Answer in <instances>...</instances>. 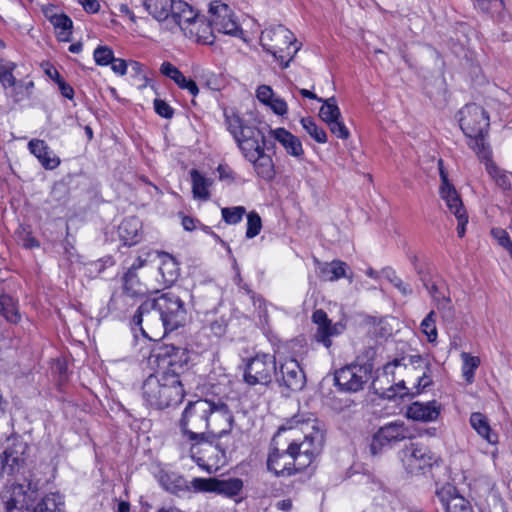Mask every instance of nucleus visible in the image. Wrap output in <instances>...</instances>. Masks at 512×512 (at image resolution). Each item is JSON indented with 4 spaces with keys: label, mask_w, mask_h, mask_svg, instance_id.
<instances>
[{
    "label": "nucleus",
    "mask_w": 512,
    "mask_h": 512,
    "mask_svg": "<svg viewBox=\"0 0 512 512\" xmlns=\"http://www.w3.org/2000/svg\"><path fill=\"white\" fill-rule=\"evenodd\" d=\"M246 214L243 206L225 207L221 209L222 219L229 225H235L242 221Z\"/></svg>",
    "instance_id": "obj_49"
},
{
    "label": "nucleus",
    "mask_w": 512,
    "mask_h": 512,
    "mask_svg": "<svg viewBox=\"0 0 512 512\" xmlns=\"http://www.w3.org/2000/svg\"><path fill=\"white\" fill-rule=\"evenodd\" d=\"M421 332L427 337L428 342L436 343L438 332L436 327V313L430 311L420 324Z\"/></svg>",
    "instance_id": "obj_47"
},
{
    "label": "nucleus",
    "mask_w": 512,
    "mask_h": 512,
    "mask_svg": "<svg viewBox=\"0 0 512 512\" xmlns=\"http://www.w3.org/2000/svg\"><path fill=\"white\" fill-rule=\"evenodd\" d=\"M270 135L283 146L290 156L300 158L304 154L300 139L285 128L271 129Z\"/></svg>",
    "instance_id": "obj_31"
},
{
    "label": "nucleus",
    "mask_w": 512,
    "mask_h": 512,
    "mask_svg": "<svg viewBox=\"0 0 512 512\" xmlns=\"http://www.w3.org/2000/svg\"><path fill=\"white\" fill-rule=\"evenodd\" d=\"M123 289L122 291L135 299L143 298L147 293V287L143 284L137 274L133 271H127L123 276Z\"/></svg>",
    "instance_id": "obj_41"
},
{
    "label": "nucleus",
    "mask_w": 512,
    "mask_h": 512,
    "mask_svg": "<svg viewBox=\"0 0 512 512\" xmlns=\"http://www.w3.org/2000/svg\"><path fill=\"white\" fill-rule=\"evenodd\" d=\"M400 367V362L395 360L384 365L382 373L373 380L372 385L375 391L387 398L394 397H415L421 393H414L416 390V380L411 387L406 386L405 380L401 379L396 382L395 371Z\"/></svg>",
    "instance_id": "obj_10"
},
{
    "label": "nucleus",
    "mask_w": 512,
    "mask_h": 512,
    "mask_svg": "<svg viewBox=\"0 0 512 512\" xmlns=\"http://www.w3.org/2000/svg\"><path fill=\"white\" fill-rule=\"evenodd\" d=\"M2 501L7 512H23L29 505L24 485L16 483L10 484L2 495Z\"/></svg>",
    "instance_id": "obj_29"
},
{
    "label": "nucleus",
    "mask_w": 512,
    "mask_h": 512,
    "mask_svg": "<svg viewBox=\"0 0 512 512\" xmlns=\"http://www.w3.org/2000/svg\"><path fill=\"white\" fill-rule=\"evenodd\" d=\"M274 95L275 93L269 85H260L256 89V98L262 104L268 103Z\"/></svg>",
    "instance_id": "obj_64"
},
{
    "label": "nucleus",
    "mask_w": 512,
    "mask_h": 512,
    "mask_svg": "<svg viewBox=\"0 0 512 512\" xmlns=\"http://www.w3.org/2000/svg\"><path fill=\"white\" fill-rule=\"evenodd\" d=\"M300 123L303 129L313 138L316 142L324 144L327 142V133L326 131L319 127L313 118L311 117H303L300 120Z\"/></svg>",
    "instance_id": "obj_45"
},
{
    "label": "nucleus",
    "mask_w": 512,
    "mask_h": 512,
    "mask_svg": "<svg viewBox=\"0 0 512 512\" xmlns=\"http://www.w3.org/2000/svg\"><path fill=\"white\" fill-rule=\"evenodd\" d=\"M474 5L478 9L487 13H496L503 9V0H474Z\"/></svg>",
    "instance_id": "obj_54"
},
{
    "label": "nucleus",
    "mask_w": 512,
    "mask_h": 512,
    "mask_svg": "<svg viewBox=\"0 0 512 512\" xmlns=\"http://www.w3.org/2000/svg\"><path fill=\"white\" fill-rule=\"evenodd\" d=\"M487 170L500 188H502L503 190L510 189L511 183L506 173H504L494 165H489L487 167Z\"/></svg>",
    "instance_id": "obj_55"
},
{
    "label": "nucleus",
    "mask_w": 512,
    "mask_h": 512,
    "mask_svg": "<svg viewBox=\"0 0 512 512\" xmlns=\"http://www.w3.org/2000/svg\"><path fill=\"white\" fill-rule=\"evenodd\" d=\"M114 52L108 46H98L93 52V58L97 65L107 66L112 62Z\"/></svg>",
    "instance_id": "obj_52"
},
{
    "label": "nucleus",
    "mask_w": 512,
    "mask_h": 512,
    "mask_svg": "<svg viewBox=\"0 0 512 512\" xmlns=\"http://www.w3.org/2000/svg\"><path fill=\"white\" fill-rule=\"evenodd\" d=\"M262 228V221L258 213L252 211L247 215L246 237L248 239L257 236Z\"/></svg>",
    "instance_id": "obj_51"
},
{
    "label": "nucleus",
    "mask_w": 512,
    "mask_h": 512,
    "mask_svg": "<svg viewBox=\"0 0 512 512\" xmlns=\"http://www.w3.org/2000/svg\"><path fill=\"white\" fill-rule=\"evenodd\" d=\"M429 293H430L431 297L433 298V300L436 302L437 309L441 310V309H445V308L449 307L450 299L448 297H445L439 291V289L437 288L436 285H432L429 288Z\"/></svg>",
    "instance_id": "obj_60"
},
{
    "label": "nucleus",
    "mask_w": 512,
    "mask_h": 512,
    "mask_svg": "<svg viewBox=\"0 0 512 512\" xmlns=\"http://www.w3.org/2000/svg\"><path fill=\"white\" fill-rule=\"evenodd\" d=\"M263 105L269 107L273 113L279 116H284L288 112V105L286 101L276 94L271 97V100L268 103H264Z\"/></svg>",
    "instance_id": "obj_57"
},
{
    "label": "nucleus",
    "mask_w": 512,
    "mask_h": 512,
    "mask_svg": "<svg viewBox=\"0 0 512 512\" xmlns=\"http://www.w3.org/2000/svg\"><path fill=\"white\" fill-rule=\"evenodd\" d=\"M437 496L445 512H474L470 502L451 484L442 486L437 491Z\"/></svg>",
    "instance_id": "obj_22"
},
{
    "label": "nucleus",
    "mask_w": 512,
    "mask_h": 512,
    "mask_svg": "<svg viewBox=\"0 0 512 512\" xmlns=\"http://www.w3.org/2000/svg\"><path fill=\"white\" fill-rule=\"evenodd\" d=\"M469 421L472 428L478 433V435L485 439L489 444L495 445L498 443V435L492 431L488 419L484 414L474 412L470 415Z\"/></svg>",
    "instance_id": "obj_36"
},
{
    "label": "nucleus",
    "mask_w": 512,
    "mask_h": 512,
    "mask_svg": "<svg viewBox=\"0 0 512 512\" xmlns=\"http://www.w3.org/2000/svg\"><path fill=\"white\" fill-rule=\"evenodd\" d=\"M160 265L159 273L162 275L163 281L166 284H171L179 276V267L177 261L169 254L162 252L159 254Z\"/></svg>",
    "instance_id": "obj_40"
},
{
    "label": "nucleus",
    "mask_w": 512,
    "mask_h": 512,
    "mask_svg": "<svg viewBox=\"0 0 512 512\" xmlns=\"http://www.w3.org/2000/svg\"><path fill=\"white\" fill-rule=\"evenodd\" d=\"M167 22L179 27L190 38L195 37L197 41L210 43L206 36L200 34L201 27H203V33H206L209 31V26L203 18H200L194 12L190 5L182 0L175 1Z\"/></svg>",
    "instance_id": "obj_9"
},
{
    "label": "nucleus",
    "mask_w": 512,
    "mask_h": 512,
    "mask_svg": "<svg viewBox=\"0 0 512 512\" xmlns=\"http://www.w3.org/2000/svg\"><path fill=\"white\" fill-rule=\"evenodd\" d=\"M490 234L501 247L505 248L508 252L511 250L512 242L506 230L496 227L491 229Z\"/></svg>",
    "instance_id": "obj_56"
},
{
    "label": "nucleus",
    "mask_w": 512,
    "mask_h": 512,
    "mask_svg": "<svg viewBox=\"0 0 512 512\" xmlns=\"http://www.w3.org/2000/svg\"><path fill=\"white\" fill-rule=\"evenodd\" d=\"M327 126L329 127L331 133L339 139L346 140L350 136V132L343 122L342 117L328 122Z\"/></svg>",
    "instance_id": "obj_53"
},
{
    "label": "nucleus",
    "mask_w": 512,
    "mask_h": 512,
    "mask_svg": "<svg viewBox=\"0 0 512 512\" xmlns=\"http://www.w3.org/2000/svg\"><path fill=\"white\" fill-rule=\"evenodd\" d=\"M296 39L293 33L283 25L270 26L262 31L260 44L263 49L272 54L283 68H287L289 62L298 48L291 51V46Z\"/></svg>",
    "instance_id": "obj_7"
},
{
    "label": "nucleus",
    "mask_w": 512,
    "mask_h": 512,
    "mask_svg": "<svg viewBox=\"0 0 512 512\" xmlns=\"http://www.w3.org/2000/svg\"><path fill=\"white\" fill-rule=\"evenodd\" d=\"M154 109L155 112L166 119H170L173 117L174 110L173 108L164 100L162 99H155L154 100Z\"/></svg>",
    "instance_id": "obj_61"
},
{
    "label": "nucleus",
    "mask_w": 512,
    "mask_h": 512,
    "mask_svg": "<svg viewBox=\"0 0 512 512\" xmlns=\"http://www.w3.org/2000/svg\"><path fill=\"white\" fill-rule=\"evenodd\" d=\"M28 150L34 155L40 164L46 170L56 169L60 163V158L53 152L44 140L32 139L28 143Z\"/></svg>",
    "instance_id": "obj_28"
},
{
    "label": "nucleus",
    "mask_w": 512,
    "mask_h": 512,
    "mask_svg": "<svg viewBox=\"0 0 512 512\" xmlns=\"http://www.w3.org/2000/svg\"><path fill=\"white\" fill-rule=\"evenodd\" d=\"M409 363L411 370L420 372L416 376V390H414V393H423L433 384L431 361L428 356L416 354L409 357Z\"/></svg>",
    "instance_id": "obj_24"
},
{
    "label": "nucleus",
    "mask_w": 512,
    "mask_h": 512,
    "mask_svg": "<svg viewBox=\"0 0 512 512\" xmlns=\"http://www.w3.org/2000/svg\"><path fill=\"white\" fill-rule=\"evenodd\" d=\"M372 377V365L351 364L335 372L334 380L339 390L344 392H358Z\"/></svg>",
    "instance_id": "obj_17"
},
{
    "label": "nucleus",
    "mask_w": 512,
    "mask_h": 512,
    "mask_svg": "<svg viewBox=\"0 0 512 512\" xmlns=\"http://www.w3.org/2000/svg\"><path fill=\"white\" fill-rule=\"evenodd\" d=\"M137 299L121 292H114L108 302V311L115 318H122L136 305Z\"/></svg>",
    "instance_id": "obj_33"
},
{
    "label": "nucleus",
    "mask_w": 512,
    "mask_h": 512,
    "mask_svg": "<svg viewBox=\"0 0 512 512\" xmlns=\"http://www.w3.org/2000/svg\"><path fill=\"white\" fill-rule=\"evenodd\" d=\"M145 10L157 21H169L176 0H141Z\"/></svg>",
    "instance_id": "obj_37"
},
{
    "label": "nucleus",
    "mask_w": 512,
    "mask_h": 512,
    "mask_svg": "<svg viewBox=\"0 0 512 512\" xmlns=\"http://www.w3.org/2000/svg\"><path fill=\"white\" fill-rule=\"evenodd\" d=\"M275 377L279 386L290 391H300L306 383L305 374L295 359L281 363L279 370L276 369Z\"/></svg>",
    "instance_id": "obj_21"
},
{
    "label": "nucleus",
    "mask_w": 512,
    "mask_h": 512,
    "mask_svg": "<svg viewBox=\"0 0 512 512\" xmlns=\"http://www.w3.org/2000/svg\"><path fill=\"white\" fill-rule=\"evenodd\" d=\"M55 74V82L58 85V88L60 90V93L63 97L72 100L74 97V89L73 87L66 83L65 80L61 77L59 72L57 70H54Z\"/></svg>",
    "instance_id": "obj_59"
},
{
    "label": "nucleus",
    "mask_w": 512,
    "mask_h": 512,
    "mask_svg": "<svg viewBox=\"0 0 512 512\" xmlns=\"http://www.w3.org/2000/svg\"><path fill=\"white\" fill-rule=\"evenodd\" d=\"M152 311H156L158 314L165 331L176 330L184 325L187 318L184 302L178 295L172 292H166L155 299L144 301L133 316L132 325L134 330L138 327L141 334L150 340L159 336L152 329H147L143 326L144 321L147 324L154 318L151 314Z\"/></svg>",
    "instance_id": "obj_1"
},
{
    "label": "nucleus",
    "mask_w": 512,
    "mask_h": 512,
    "mask_svg": "<svg viewBox=\"0 0 512 512\" xmlns=\"http://www.w3.org/2000/svg\"><path fill=\"white\" fill-rule=\"evenodd\" d=\"M192 488L194 493H216L232 498L242 491L243 481L239 478L220 480L217 478L195 477L192 479Z\"/></svg>",
    "instance_id": "obj_19"
},
{
    "label": "nucleus",
    "mask_w": 512,
    "mask_h": 512,
    "mask_svg": "<svg viewBox=\"0 0 512 512\" xmlns=\"http://www.w3.org/2000/svg\"><path fill=\"white\" fill-rule=\"evenodd\" d=\"M297 462L298 460L289 446L285 450L273 448L268 455L267 468L275 476H291L292 474L303 471V468L298 467Z\"/></svg>",
    "instance_id": "obj_20"
},
{
    "label": "nucleus",
    "mask_w": 512,
    "mask_h": 512,
    "mask_svg": "<svg viewBox=\"0 0 512 512\" xmlns=\"http://www.w3.org/2000/svg\"><path fill=\"white\" fill-rule=\"evenodd\" d=\"M312 319L313 322L318 325L315 334L316 341L324 344L327 348L330 347V338L340 334L342 325L339 323L332 324L326 312L321 309L314 311Z\"/></svg>",
    "instance_id": "obj_26"
},
{
    "label": "nucleus",
    "mask_w": 512,
    "mask_h": 512,
    "mask_svg": "<svg viewBox=\"0 0 512 512\" xmlns=\"http://www.w3.org/2000/svg\"><path fill=\"white\" fill-rule=\"evenodd\" d=\"M160 72L174 82L179 80L183 75V73L170 62H163L160 67Z\"/></svg>",
    "instance_id": "obj_62"
},
{
    "label": "nucleus",
    "mask_w": 512,
    "mask_h": 512,
    "mask_svg": "<svg viewBox=\"0 0 512 512\" xmlns=\"http://www.w3.org/2000/svg\"><path fill=\"white\" fill-rule=\"evenodd\" d=\"M185 391L180 378L156 371L142 384L144 402L155 409H164L182 402Z\"/></svg>",
    "instance_id": "obj_3"
},
{
    "label": "nucleus",
    "mask_w": 512,
    "mask_h": 512,
    "mask_svg": "<svg viewBox=\"0 0 512 512\" xmlns=\"http://www.w3.org/2000/svg\"><path fill=\"white\" fill-rule=\"evenodd\" d=\"M17 64L11 60L0 57V85L4 89L15 78L14 70Z\"/></svg>",
    "instance_id": "obj_48"
},
{
    "label": "nucleus",
    "mask_w": 512,
    "mask_h": 512,
    "mask_svg": "<svg viewBox=\"0 0 512 512\" xmlns=\"http://www.w3.org/2000/svg\"><path fill=\"white\" fill-rule=\"evenodd\" d=\"M175 83L179 88L187 90L194 97L199 93L196 82L190 78H186L184 74Z\"/></svg>",
    "instance_id": "obj_63"
},
{
    "label": "nucleus",
    "mask_w": 512,
    "mask_h": 512,
    "mask_svg": "<svg viewBox=\"0 0 512 512\" xmlns=\"http://www.w3.org/2000/svg\"><path fill=\"white\" fill-rule=\"evenodd\" d=\"M441 412V405L436 400L427 402L415 401L406 410L409 419L420 422H434Z\"/></svg>",
    "instance_id": "obj_25"
},
{
    "label": "nucleus",
    "mask_w": 512,
    "mask_h": 512,
    "mask_svg": "<svg viewBox=\"0 0 512 512\" xmlns=\"http://www.w3.org/2000/svg\"><path fill=\"white\" fill-rule=\"evenodd\" d=\"M220 438H208L191 442V458L199 468L208 474L216 473L227 462L226 450L217 441Z\"/></svg>",
    "instance_id": "obj_8"
},
{
    "label": "nucleus",
    "mask_w": 512,
    "mask_h": 512,
    "mask_svg": "<svg viewBox=\"0 0 512 512\" xmlns=\"http://www.w3.org/2000/svg\"><path fill=\"white\" fill-rule=\"evenodd\" d=\"M64 497L58 492L46 494L35 506L33 512H65Z\"/></svg>",
    "instance_id": "obj_42"
},
{
    "label": "nucleus",
    "mask_w": 512,
    "mask_h": 512,
    "mask_svg": "<svg viewBox=\"0 0 512 512\" xmlns=\"http://www.w3.org/2000/svg\"><path fill=\"white\" fill-rule=\"evenodd\" d=\"M51 10H44L45 17L53 25L58 40L70 41L72 35L73 21L64 13H51Z\"/></svg>",
    "instance_id": "obj_32"
},
{
    "label": "nucleus",
    "mask_w": 512,
    "mask_h": 512,
    "mask_svg": "<svg viewBox=\"0 0 512 512\" xmlns=\"http://www.w3.org/2000/svg\"><path fill=\"white\" fill-rule=\"evenodd\" d=\"M322 102L323 105L319 110V117L322 119V121H324L327 124L332 120L341 118V112L334 97H330L325 100L323 99Z\"/></svg>",
    "instance_id": "obj_46"
},
{
    "label": "nucleus",
    "mask_w": 512,
    "mask_h": 512,
    "mask_svg": "<svg viewBox=\"0 0 512 512\" xmlns=\"http://www.w3.org/2000/svg\"><path fill=\"white\" fill-rule=\"evenodd\" d=\"M462 361L461 374L467 385H470L475 380L476 370L481 364V360L478 356H473L468 352H462L460 354Z\"/></svg>",
    "instance_id": "obj_43"
},
{
    "label": "nucleus",
    "mask_w": 512,
    "mask_h": 512,
    "mask_svg": "<svg viewBox=\"0 0 512 512\" xmlns=\"http://www.w3.org/2000/svg\"><path fill=\"white\" fill-rule=\"evenodd\" d=\"M441 185L439 187L440 198L445 202L448 211L457 219V234L460 238L466 233L468 214L463 205L462 199L455 187L450 183L448 175L443 168V161H438Z\"/></svg>",
    "instance_id": "obj_11"
},
{
    "label": "nucleus",
    "mask_w": 512,
    "mask_h": 512,
    "mask_svg": "<svg viewBox=\"0 0 512 512\" xmlns=\"http://www.w3.org/2000/svg\"><path fill=\"white\" fill-rule=\"evenodd\" d=\"M209 30H215L219 33L234 37H242L243 30L236 20L231 8L219 0H214L209 4Z\"/></svg>",
    "instance_id": "obj_16"
},
{
    "label": "nucleus",
    "mask_w": 512,
    "mask_h": 512,
    "mask_svg": "<svg viewBox=\"0 0 512 512\" xmlns=\"http://www.w3.org/2000/svg\"><path fill=\"white\" fill-rule=\"evenodd\" d=\"M224 118L227 130L247 161L265 150V136L259 128L246 123L233 109H225Z\"/></svg>",
    "instance_id": "obj_4"
},
{
    "label": "nucleus",
    "mask_w": 512,
    "mask_h": 512,
    "mask_svg": "<svg viewBox=\"0 0 512 512\" xmlns=\"http://www.w3.org/2000/svg\"><path fill=\"white\" fill-rule=\"evenodd\" d=\"M348 266L345 262L340 260H333L321 264L319 268V275L322 280L334 282L343 277H346V270Z\"/></svg>",
    "instance_id": "obj_39"
},
{
    "label": "nucleus",
    "mask_w": 512,
    "mask_h": 512,
    "mask_svg": "<svg viewBox=\"0 0 512 512\" xmlns=\"http://www.w3.org/2000/svg\"><path fill=\"white\" fill-rule=\"evenodd\" d=\"M26 449V445L20 443L16 445L14 448L7 449L0 456V476H14L20 473L21 469L24 466L25 458L24 451Z\"/></svg>",
    "instance_id": "obj_23"
},
{
    "label": "nucleus",
    "mask_w": 512,
    "mask_h": 512,
    "mask_svg": "<svg viewBox=\"0 0 512 512\" xmlns=\"http://www.w3.org/2000/svg\"><path fill=\"white\" fill-rule=\"evenodd\" d=\"M297 429L303 433V440L293 439L288 446L298 460V467L304 470L311 465L322 451L324 428L322 423L313 415L296 414L279 428L278 435L288 430Z\"/></svg>",
    "instance_id": "obj_2"
},
{
    "label": "nucleus",
    "mask_w": 512,
    "mask_h": 512,
    "mask_svg": "<svg viewBox=\"0 0 512 512\" xmlns=\"http://www.w3.org/2000/svg\"><path fill=\"white\" fill-rule=\"evenodd\" d=\"M410 429L402 421H393L380 427L372 436L370 452L372 455L381 454L385 449L411 438Z\"/></svg>",
    "instance_id": "obj_15"
},
{
    "label": "nucleus",
    "mask_w": 512,
    "mask_h": 512,
    "mask_svg": "<svg viewBox=\"0 0 512 512\" xmlns=\"http://www.w3.org/2000/svg\"><path fill=\"white\" fill-rule=\"evenodd\" d=\"M276 373V359L268 353H257L245 365L243 379L250 386H266Z\"/></svg>",
    "instance_id": "obj_12"
},
{
    "label": "nucleus",
    "mask_w": 512,
    "mask_h": 512,
    "mask_svg": "<svg viewBox=\"0 0 512 512\" xmlns=\"http://www.w3.org/2000/svg\"><path fill=\"white\" fill-rule=\"evenodd\" d=\"M157 479L159 484L170 493L193 492L192 480L188 482L182 475L176 472L161 469Z\"/></svg>",
    "instance_id": "obj_30"
},
{
    "label": "nucleus",
    "mask_w": 512,
    "mask_h": 512,
    "mask_svg": "<svg viewBox=\"0 0 512 512\" xmlns=\"http://www.w3.org/2000/svg\"><path fill=\"white\" fill-rule=\"evenodd\" d=\"M33 88V81L18 80L15 77L13 83H9L3 90L5 95L11 98L14 103H19L30 98Z\"/></svg>",
    "instance_id": "obj_34"
},
{
    "label": "nucleus",
    "mask_w": 512,
    "mask_h": 512,
    "mask_svg": "<svg viewBox=\"0 0 512 512\" xmlns=\"http://www.w3.org/2000/svg\"><path fill=\"white\" fill-rule=\"evenodd\" d=\"M17 241L26 249L39 247V242L24 228L17 232Z\"/></svg>",
    "instance_id": "obj_58"
},
{
    "label": "nucleus",
    "mask_w": 512,
    "mask_h": 512,
    "mask_svg": "<svg viewBox=\"0 0 512 512\" xmlns=\"http://www.w3.org/2000/svg\"><path fill=\"white\" fill-rule=\"evenodd\" d=\"M153 362L160 373H169L180 378L185 366L189 361V353L186 348L174 345L160 347L152 356Z\"/></svg>",
    "instance_id": "obj_13"
},
{
    "label": "nucleus",
    "mask_w": 512,
    "mask_h": 512,
    "mask_svg": "<svg viewBox=\"0 0 512 512\" xmlns=\"http://www.w3.org/2000/svg\"><path fill=\"white\" fill-rule=\"evenodd\" d=\"M0 314L11 323L20 321V314L16 301L9 295H0Z\"/></svg>",
    "instance_id": "obj_44"
},
{
    "label": "nucleus",
    "mask_w": 512,
    "mask_h": 512,
    "mask_svg": "<svg viewBox=\"0 0 512 512\" xmlns=\"http://www.w3.org/2000/svg\"><path fill=\"white\" fill-rule=\"evenodd\" d=\"M459 125L463 133L470 139L468 145L481 158L489 154L484 137L489 128V116L483 107L472 103L465 105L458 113Z\"/></svg>",
    "instance_id": "obj_5"
},
{
    "label": "nucleus",
    "mask_w": 512,
    "mask_h": 512,
    "mask_svg": "<svg viewBox=\"0 0 512 512\" xmlns=\"http://www.w3.org/2000/svg\"><path fill=\"white\" fill-rule=\"evenodd\" d=\"M192 194L194 199L207 201L210 198V187L213 185V180L204 176L196 169L190 171Z\"/></svg>",
    "instance_id": "obj_35"
},
{
    "label": "nucleus",
    "mask_w": 512,
    "mask_h": 512,
    "mask_svg": "<svg viewBox=\"0 0 512 512\" xmlns=\"http://www.w3.org/2000/svg\"><path fill=\"white\" fill-rule=\"evenodd\" d=\"M401 461L410 474H420L436 463V456L430 449L420 443H411L401 451Z\"/></svg>",
    "instance_id": "obj_18"
},
{
    "label": "nucleus",
    "mask_w": 512,
    "mask_h": 512,
    "mask_svg": "<svg viewBox=\"0 0 512 512\" xmlns=\"http://www.w3.org/2000/svg\"><path fill=\"white\" fill-rule=\"evenodd\" d=\"M208 412H210V405H207V398H200L187 403L178 421L183 438L190 443L209 438Z\"/></svg>",
    "instance_id": "obj_6"
},
{
    "label": "nucleus",
    "mask_w": 512,
    "mask_h": 512,
    "mask_svg": "<svg viewBox=\"0 0 512 512\" xmlns=\"http://www.w3.org/2000/svg\"><path fill=\"white\" fill-rule=\"evenodd\" d=\"M209 438H222L230 433L234 425V415L228 404L221 398H207Z\"/></svg>",
    "instance_id": "obj_14"
},
{
    "label": "nucleus",
    "mask_w": 512,
    "mask_h": 512,
    "mask_svg": "<svg viewBox=\"0 0 512 512\" xmlns=\"http://www.w3.org/2000/svg\"><path fill=\"white\" fill-rule=\"evenodd\" d=\"M119 240L125 246L138 244L143 237L142 223L139 218L131 216L123 219L117 229Z\"/></svg>",
    "instance_id": "obj_27"
},
{
    "label": "nucleus",
    "mask_w": 512,
    "mask_h": 512,
    "mask_svg": "<svg viewBox=\"0 0 512 512\" xmlns=\"http://www.w3.org/2000/svg\"><path fill=\"white\" fill-rule=\"evenodd\" d=\"M254 158L248 161L253 164L256 174L263 180L271 181L275 176V168L271 156L267 155L264 150L262 153L254 156Z\"/></svg>",
    "instance_id": "obj_38"
},
{
    "label": "nucleus",
    "mask_w": 512,
    "mask_h": 512,
    "mask_svg": "<svg viewBox=\"0 0 512 512\" xmlns=\"http://www.w3.org/2000/svg\"><path fill=\"white\" fill-rule=\"evenodd\" d=\"M386 279L396 288L399 292L406 296L412 293V288L408 283L403 282L391 268L383 270Z\"/></svg>",
    "instance_id": "obj_50"
}]
</instances>
